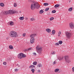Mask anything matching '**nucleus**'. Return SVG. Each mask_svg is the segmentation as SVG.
<instances>
[{"label":"nucleus","mask_w":74,"mask_h":74,"mask_svg":"<svg viewBox=\"0 0 74 74\" xmlns=\"http://www.w3.org/2000/svg\"><path fill=\"white\" fill-rule=\"evenodd\" d=\"M28 2L32 4L31 8L32 10H33L35 8L38 9L40 7V6L37 2L34 1L33 0H29Z\"/></svg>","instance_id":"obj_1"},{"label":"nucleus","mask_w":74,"mask_h":74,"mask_svg":"<svg viewBox=\"0 0 74 74\" xmlns=\"http://www.w3.org/2000/svg\"><path fill=\"white\" fill-rule=\"evenodd\" d=\"M36 50L37 52L39 53V55L41 54V51H42V48L40 47V45H38L36 47Z\"/></svg>","instance_id":"obj_2"},{"label":"nucleus","mask_w":74,"mask_h":74,"mask_svg":"<svg viewBox=\"0 0 74 74\" xmlns=\"http://www.w3.org/2000/svg\"><path fill=\"white\" fill-rule=\"evenodd\" d=\"M10 36L12 37H15L18 36V34H16V33L14 31H12L10 32Z\"/></svg>","instance_id":"obj_3"},{"label":"nucleus","mask_w":74,"mask_h":74,"mask_svg":"<svg viewBox=\"0 0 74 74\" xmlns=\"http://www.w3.org/2000/svg\"><path fill=\"white\" fill-rule=\"evenodd\" d=\"M18 58L19 59H22V58H26V55L22 53H20L18 54Z\"/></svg>","instance_id":"obj_4"},{"label":"nucleus","mask_w":74,"mask_h":74,"mask_svg":"<svg viewBox=\"0 0 74 74\" xmlns=\"http://www.w3.org/2000/svg\"><path fill=\"white\" fill-rule=\"evenodd\" d=\"M69 27L70 28L73 29L74 28V24L73 23H71L69 24Z\"/></svg>","instance_id":"obj_5"},{"label":"nucleus","mask_w":74,"mask_h":74,"mask_svg":"<svg viewBox=\"0 0 74 74\" xmlns=\"http://www.w3.org/2000/svg\"><path fill=\"white\" fill-rule=\"evenodd\" d=\"M66 37L70 39L71 37V34L70 33L67 32L66 33Z\"/></svg>","instance_id":"obj_6"},{"label":"nucleus","mask_w":74,"mask_h":74,"mask_svg":"<svg viewBox=\"0 0 74 74\" xmlns=\"http://www.w3.org/2000/svg\"><path fill=\"white\" fill-rule=\"evenodd\" d=\"M34 38L32 37V38L30 40V43L31 44H33L34 42Z\"/></svg>","instance_id":"obj_7"},{"label":"nucleus","mask_w":74,"mask_h":74,"mask_svg":"<svg viewBox=\"0 0 74 74\" xmlns=\"http://www.w3.org/2000/svg\"><path fill=\"white\" fill-rule=\"evenodd\" d=\"M15 12H14L13 10H9L8 11V14H13L15 13Z\"/></svg>","instance_id":"obj_8"},{"label":"nucleus","mask_w":74,"mask_h":74,"mask_svg":"<svg viewBox=\"0 0 74 74\" xmlns=\"http://www.w3.org/2000/svg\"><path fill=\"white\" fill-rule=\"evenodd\" d=\"M46 31L48 33H50L51 32V29L49 28H48L46 29Z\"/></svg>","instance_id":"obj_9"},{"label":"nucleus","mask_w":74,"mask_h":74,"mask_svg":"<svg viewBox=\"0 0 74 74\" xmlns=\"http://www.w3.org/2000/svg\"><path fill=\"white\" fill-rule=\"evenodd\" d=\"M36 36V34H32L30 36V37H32V38H34V37Z\"/></svg>","instance_id":"obj_10"},{"label":"nucleus","mask_w":74,"mask_h":74,"mask_svg":"<svg viewBox=\"0 0 74 74\" xmlns=\"http://www.w3.org/2000/svg\"><path fill=\"white\" fill-rule=\"evenodd\" d=\"M8 14V11H5L3 12V14L4 15H7Z\"/></svg>","instance_id":"obj_11"},{"label":"nucleus","mask_w":74,"mask_h":74,"mask_svg":"<svg viewBox=\"0 0 74 74\" xmlns=\"http://www.w3.org/2000/svg\"><path fill=\"white\" fill-rule=\"evenodd\" d=\"M63 59V56H62V57H59L58 58V59H59V60H62Z\"/></svg>","instance_id":"obj_12"},{"label":"nucleus","mask_w":74,"mask_h":74,"mask_svg":"<svg viewBox=\"0 0 74 74\" xmlns=\"http://www.w3.org/2000/svg\"><path fill=\"white\" fill-rule=\"evenodd\" d=\"M38 67H42V65L41 64H39L37 65Z\"/></svg>","instance_id":"obj_13"},{"label":"nucleus","mask_w":74,"mask_h":74,"mask_svg":"<svg viewBox=\"0 0 74 74\" xmlns=\"http://www.w3.org/2000/svg\"><path fill=\"white\" fill-rule=\"evenodd\" d=\"M9 23L10 25H14V23H13V22L12 21L9 22Z\"/></svg>","instance_id":"obj_14"},{"label":"nucleus","mask_w":74,"mask_h":74,"mask_svg":"<svg viewBox=\"0 0 74 74\" xmlns=\"http://www.w3.org/2000/svg\"><path fill=\"white\" fill-rule=\"evenodd\" d=\"M0 5L1 7H4V4L3 3H0Z\"/></svg>","instance_id":"obj_15"},{"label":"nucleus","mask_w":74,"mask_h":74,"mask_svg":"<svg viewBox=\"0 0 74 74\" xmlns=\"http://www.w3.org/2000/svg\"><path fill=\"white\" fill-rule=\"evenodd\" d=\"M65 60L69 59V58L68 56H66L65 57Z\"/></svg>","instance_id":"obj_16"},{"label":"nucleus","mask_w":74,"mask_h":74,"mask_svg":"<svg viewBox=\"0 0 74 74\" xmlns=\"http://www.w3.org/2000/svg\"><path fill=\"white\" fill-rule=\"evenodd\" d=\"M73 10V8L72 7L68 9L69 11H71Z\"/></svg>","instance_id":"obj_17"},{"label":"nucleus","mask_w":74,"mask_h":74,"mask_svg":"<svg viewBox=\"0 0 74 74\" xmlns=\"http://www.w3.org/2000/svg\"><path fill=\"white\" fill-rule=\"evenodd\" d=\"M44 12V11H43V10H41L39 12L40 14H42Z\"/></svg>","instance_id":"obj_18"},{"label":"nucleus","mask_w":74,"mask_h":74,"mask_svg":"<svg viewBox=\"0 0 74 74\" xmlns=\"http://www.w3.org/2000/svg\"><path fill=\"white\" fill-rule=\"evenodd\" d=\"M59 71V69H56L55 70V72L56 73V72H58V71Z\"/></svg>","instance_id":"obj_19"},{"label":"nucleus","mask_w":74,"mask_h":74,"mask_svg":"<svg viewBox=\"0 0 74 74\" xmlns=\"http://www.w3.org/2000/svg\"><path fill=\"white\" fill-rule=\"evenodd\" d=\"M59 7V4H56L55 5V7L56 8H58Z\"/></svg>","instance_id":"obj_20"},{"label":"nucleus","mask_w":74,"mask_h":74,"mask_svg":"<svg viewBox=\"0 0 74 74\" xmlns=\"http://www.w3.org/2000/svg\"><path fill=\"white\" fill-rule=\"evenodd\" d=\"M55 33V30H53L52 31V34H53V35Z\"/></svg>","instance_id":"obj_21"},{"label":"nucleus","mask_w":74,"mask_h":74,"mask_svg":"<svg viewBox=\"0 0 74 74\" xmlns=\"http://www.w3.org/2000/svg\"><path fill=\"white\" fill-rule=\"evenodd\" d=\"M9 48L10 49H12L13 48V47H12V45H10L9 47Z\"/></svg>","instance_id":"obj_22"},{"label":"nucleus","mask_w":74,"mask_h":74,"mask_svg":"<svg viewBox=\"0 0 74 74\" xmlns=\"http://www.w3.org/2000/svg\"><path fill=\"white\" fill-rule=\"evenodd\" d=\"M19 19L20 20H23V19H24V17H20L19 18Z\"/></svg>","instance_id":"obj_23"},{"label":"nucleus","mask_w":74,"mask_h":74,"mask_svg":"<svg viewBox=\"0 0 74 74\" xmlns=\"http://www.w3.org/2000/svg\"><path fill=\"white\" fill-rule=\"evenodd\" d=\"M66 61L67 63H69L70 62V60L69 59H68L67 60H65Z\"/></svg>","instance_id":"obj_24"},{"label":"nucleus","mask_w":74,"mask_h":74,"mask_svg":"<svg viewBox=\"0 0 74 74\" xmlns=\"http://www.w3.org/2000/svg\"><path fill=\"white\" fill-rule=\"evenodd\" d=\"M37 62H34L33 63V64H34V65H36L37 64Z\"/></svg>","instance_id":"obj_25"},{"label":"nucleus","mask_w":74,"mask_h":74,"mask_svg":"<svg viewBox=\"0 0 74 74\" xmlns=\"http://www.w3.org/2000/svg\"><path fill=\"white\" fill-rule=\"evenodd\" d=\"M31 70L33 73H34V71H35V70H34V69H32Z\"/></svg>","instance_id":"obj_26"},{"label":"nucleus","mask_w":74,"mask_h":74,"mask_svg":"<svg viewBox=\"0 0 74 74\" xmlns=\"http://www.w3.org/2000/svg\"><path fill=\"white\" fill-rule=\"evenodd\" d=\"M44 5H45V6L46 5H48V3H45L44 4Z\"/></svg>","instance_id":"obj_27"},{"label":"nucleus","mask_w":74,"mask_h":74,"mask_svg":"<svg viewBox=\"0 0 74 74\" xmlns=\"http://www.w3.org/2000/svg\"><path fill=\"white\" fill-rule=\"evenodd\" d=\"M62 42H62V41L61 40H60L59 41V44H62Z\"/></svg>","instance_id":"obj_28"},{"label":"nucleus","mask_w":74,"mask_h":74,"mask_svg":"<svg viewBox=\"0 0 74 74\" xmlns=\"http://www.w3.org/2000/svg\"><path fill=\"white\" fill-rule=\"evenodd\" d=\"M53 19H54V18L53 17H51L50 18V21H52V20H53Z\"/></svg>","instance_id":"obj_29"},{"label":"nucleus","mask_w":74,"mask_h":74,"mask_svg":"<svg viewBox=\"0 0 74 74\" xmlns=\"http://www.w3.org/2000/svg\"><path fill=\"white\" fill-rule=\"evenodd\" d=\"M49 8H46L45 10V11H48V10H49Z\"/></svg>","instance_id":"obj_30"},{"label":"nucleus","mask_w":74,"mask_h":74,"mask_svg":"<svg viewBox=\"0 0 74 74\" xmlns=\"http://www.w3.org/2000/svg\"><path fill=\"white\" fill-rule=\"evenodd\" d=\"M30 20L31 21H35V19H34V18H30Z\"/></svg>","instance_id":"obj_31"},{"label":"nucleus","mask_w":74,"mask_h":74,"mask_svg":"<svg viewBox=\"0 0 74 74\" xmlns=\"http://www.w3.org/2000/svg\"><path fill=\"white\" fill-rule=\"evenodd\" d=\"M14 7H16V6H17V5L16 4V3H14Z\"/></svg>","instance_id":"obj_32"},{"label":"nucleus","mask_w":74,"mask_h":74,"mask_svg":"<svg viewBox=\"0 0 74 74\" xmlns=\"http://www.w3.org/2000/svg\"><path fill=\"white\" fill-rule=\"evenodd\" d=\"M55 51H53L52 53H51V54L52 55H55Z\"/></svg>","instance_id":"obj_33"},{"label":"nucleus","mask_w":74,"mask_h":74,"mask_svg":"<svg viewBox=\"0 0 74 74\" xmlns=\"http://www.w3.org/2000/svg\"><path fill=\"white\" fill-rule=\"evenodd\" d=\"M56 64V61H54L53 63V65H55Z\"/></svg>","instance_id":"obj_34"},{"label":"nucleus","mask_w":74,"mask_h":74,"mask_svg":"<svg viewBox=\"0 0 74 74\" xmlns=\"http://www.w3.org/2000/svg\"><path fill=\"white\" fill-rule=\"evenodd\" d=\"M52 13H55V12H56V10H53L52 11Z\"/></svg>","instance_id":"obj_35"},{"label":"nucleus","mask_w":74,"mask_h":74,"mask_svg":"<svg viewBox=\"0 0 74 74\" xmlns=\"http://www.w3.org/2000/svg\"><path fill=\"white\" fill-rule=\"evenodd\" d=\"M25 36H26V33H24L23 34V37H25Z\"/></svg>","instance_id":"obj_36"},{"label":"nucleus","mask_w":74,"mask_h":74,"mask_svg":"<svg viewBox=\"0 0 74 74\" xmlns=\"http://www.w3.org/2000/svg\"><path fill=\"white\" fill-rule=\"evenodd\" d=\"M3 64H4V65H6V64H7V62H3Z\"/></svg>","instance_id":"obj_37"},{"label":"nucleus","mask_w":74,"mask_h":74,"mask_svg":"<svg viewBox=\"0 0 74 74\" xmlns=\"http://www.w3.org/2000/svg\"><path fill=\"white\" fill-rule=\"evenodd\" d=\"M18 70L16 69H14L15 71H16V72L18 71Z\"/></svg>","instance_id":"obj_38"},{"label":"nucleus","mask_w":74,"mask_h":74,"mask_svg":"<svg viewBox=\"0 0 74 74\" xmlns=\"http://www.w3.org/2000/svg\"><path fill=\"white\" fill-rule=\"evenodd\" d=\"M55 45H59V43H56L55 44Z\"/></svg>","instance_id":"obj_39"},{"label":"nucleus","mask_w":74,"mask_h":74,"mask_svg":"<svg viewBox=\"0 0 74 74\" xmlns=\"http://www.w3.org/2000/svg\"><path fill=\"white\" fill-rule=\"evenodd\" d=\"M32 68H34L35 67V66L34 65H32Z\"/></svg>","instance_id":"obj_40"},{"label":"nucleus","mask_w":74,"mask_h":74,"mask_svg":"<svg viewBox=\"0 0 74 74\" xmlns=\"http://www.w3.org/2000/svg\"><path fill=\"white\" fill-rule=\"evenodd\" d=\"M61 33H62V32L60 31L58 32V34H61Z\"/></svg>","instance_id":"obj_41"},{"label":"nucleus","mask_w":74,"mask_h":74,"mask_svg":"<svg viewBox=\"0 0 74 74\" xmlns=\"http://www.w3.org/2000/svg\"><path fill=\"white\" fill-rule=\"evenodd\" d=\"M72 71L74 72V67H73L72 68Z\"/></svg>","instance_id":"obj_42"},{"label":"nucleus","mask_w":74,"mask_h":74,"mask_svg":"<svg viewBox=\"0 0 74 74\" xmlns=\"http://www.w3.org/2000/svg\"><path fill=\"white\" fill-rule=\"evenodd\" d=\"M33 54L34 55H36V53H33Z\"/></svg>","instance_id":"obj_43"},{"label":"nucleus","mask_w":74,"mask_h":74,"mask_svg":"<svg viewBox=\"0 0 74 74\" xmlns=\"http://www.w3.org/2000/svg\"><path fill=\"white\" fill-rule=\"evenodd\" d=\"M25 51H29V49H27L25 50Z\"/></svg>","instance_id":"obj_44"},{"label":"nucleus","mask_w":74,"mask_h":74,"mask_svg":"<svg viewBox=\"0 0 74 74\" xmlns=\"http://www.w3.org/2000/svg\"><path fill=\"white\" fill-rule=\"evenodd\" d=\"M60 36V34L58 33V36Z\"/></svg>","instance_id":"obj_45"},{"label":"nucleus","mask_w":74,"mask_h":74,"mask_svg":"<svg viewBox=\"0 0 74 74\" xmlns=\"http://www.w3.org/2000/svg\"><path fill=\"white\" fill-rule=\"evenodd\" d=\"M27 19H28L27 17H26L25 18V19H26V20H27Z\"/></svg>","instance_id":"obj_46"},{"label":"nucleus","mask_w":74,"mask_h":74,"mask_svg":"<svg viewBox=\"0 0 74 74\" xmlns=\"http://www.w3.org/2000/svg\"><path fill=\"white\" fill-rule=\"evenodd\" d=\"M9 38V37H7V38H6V39H7V40H8Z\"/></svg>","instance_id":"obj_47"},{"label":"nucleus","mask_w":74,"mask_h":74,"mask_svg":"<svg viewBox=\"0 0 74 74\" xmlns=\"http://www.w3.org/2000/svg\"><path fill=\"white\" fill-rule=\"evenodd\" d=\"M29 68H32V65H31L30 66H29Z\"/></svg>","instance_id":"obj_48"},{"label":"nucleus","mask_w":74,"mask_h":74,"mask_svg":"<svg viewBox=\"0 0 74 74\" xmlns=\"http://www.w3.org/2000/svg\"><path fill=\"white\" fill-rule=\"evenodd\" d=\"M28 49V50L29 51V50H30V49H31V48H29Z\"/></svg>","instance_id":"obj_49"},{"label":"nucleus","mask_w":74,"mask_h":74,"mask_svg":"<svg viewBox=\"0 0 74 74\" xmlns=\"http://www.w3.org/2000/svg\"><path fill=\"white\" fill-rule=\"evenodd\" d=\"M19 12H20V13H21L22 12H21V11H20Z\"/></svg>","instance_id":"obj_50"},{"label":"nucleus","mask_w":74,"mask_h":74,"mask_svg":"<svg viewBox=\"0 0 74 74\" xmlns=\"http://www.w3.org/2000/svg\"><path fill=\"white\" fill-rule=\"evenodd\" d=\"M15 12L14 13H16L17 12H16V11H15V12Z\"/></svg>","instance_id":"obj_51"},{"label":"nucleus","mask_w":74,"mask_h":74,"mask_svg":"<svg viewBox=\"0 0 74 74\" xmlns=\"http://www.w3.org/2000/svg\"><path fill=\"white\" fill-rule=\"evenodd\" d=\"M40 72V70L38 71V72Z\"/></svg>","instance_id":"obj_52"},{"label":"nucleus","mask_w":74,"mask_h":74,"mask_svg":"<svg viewBox=\"0 0 74 74\" xmlns=\"http://www.w3.org/2000/svg\"><path fill=\"white\" fill-rule=\"evenodd\" d=\"M18 64H17V65H16V66H18Z\"/></svg>","instance_id":"obj_53"},{"label":"nucleus","mask_w":74,"mask_h":74,"mask_svg":"<svg viewBox=\"0 0 74 74\" xmlns=\"http://www.w3.org/2000/svg\"><path fill=\"white\" fill-rule=\"evenodd\" d=\"M69 2H70V1H69Z\"/></svg>","instance_id":"obj_54"}]
</instances>
